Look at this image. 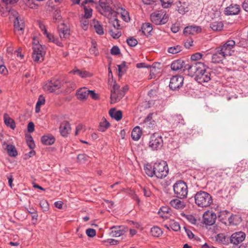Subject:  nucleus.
<instances>
[{"mask_svg": "<svg viewBox=\"0 0 248 248\" xmlns=\"http://www.w3.org/2000/svg\"><path fill=\"white\" fill-rule=\"evenodd\" d=\"M162 6L164 8H169L172 3L173 0H160Z\"/></svg>", "mask_w": 248, "mask_h": 248, "instance_id": "50", "label": "nucleus"}, {"mask_svg": "<svg viewBox=\"0 0 248 248\" xmlns=\"http://www.w3.org/2000/svg\"><path fill=\"white\" fill-rule=\"evenodd\" d=\"M124 91L119 90L116 93H112L110 95L111 103H115L120 101L124 95Z\"/></svg>", "mask_w": 248, "mask_h": 248, "instance_id": "23", "label": "nucleus"}, {"mask_svg": "<svg viewBox=\"0 0 248 248\" xmlns=\"http://www.w3.org/2000/svg\"><path fill=\"white\" fill-rule=\"evenodd\" d=\"M184 61L181 60H177L173 61L171 64V69L173 71H178L182 68Z\"/></svg>", "mask_w": 248, "mask_h": 248, "instance_id": "37", "label": "nucleus"}, {"mask_svg": "<svg viewBox=\"0 0 248 248\" xmlns=\"http://www.w3.org/2000/svg\"><path fill=\"white\" fill-rule=\"evenodd\" d=\"M62 85V83L59 79L54 78L45 84L44 89L50 93H52L61 88Z\"/></svg>", "mask_w": 248, "mask_h": 248, "instance_id": "11", "label": "nucleus"}, {"mask_svg": "<svg viewBox=\"0 0 248 248\" xmlns=\"http://www.w3.org/2000/svg\"><path fill=\"white\" fill-rule=\"evenodd\" d=\"M110 53L113 55H117L120 53V50L118 46H113L110 49Z\"/></svg>", "mask_w": 248, "mask_h": 248, "instance_id": "53", "label": "nucleus"}, {"mask_svg": "<svg viewBox=\"0 0 248 248\" xmlns=\"http://www.w3.org/2000/svg\"><path fill=\"white\" fill-rule=\"evenodd\" d=\"M111 36L115 39L119 38L121 36V32L119 31H113L112 30L110 31Z\"/></svg>", "mask_w": 248, "mask_h": 248, "instance_id": "54", "label": "nucleus"}, {"mask_svg": "<svg viewBox=\"0 0 248 248\" xmlns=\"http://www.w3.org/2000/svg\"><path fill=\"white\" fill-rule=\"evenodd\" d=\"M88 2L93 3V0H76L75 3L78 4H80L82 6H83L84 10V18L86 19H89L92 16V9L90 8H88L84 4H87Z\"/></svg>", "mask_w": 248, "mask_h": 248, "instance_id": "15", "label": "nucleus"}, {"mask_svg": "<svg viewBox=\"0 0 248 248\" xmlns=\"http://www.w3.org/2000/svg\"><path fill=\"white\" fill-rule=\"evenodd\" d=\"M92 46L89 49L90 53L96 56L99 54L98 49L96 47V43L94 41H92Z\"/></svg>", "mask_w": 248, "mask_h": 248, "instance_id": "44", "label": "nucleus"}, {"mask_svg": "<svg viewBox=\"0 0 248 248\" xmlns=\"http://www.w3.org/2000/svg\"><path fill=\"white\" fill-rule=\"evenodd\" d=\"M119 90H120V86L114 82L112 89L111 90V93H116L117 91H119Z\"/></svg>", "mask_w": 248, "mask_h": 248, "instance_id": "61", "label": "nucleus"}, {"mask_svg": "<svg viewBox=\"0 0 248 248\" xmlns=\"http://www.w3.org/2000/svg\"><path fill=\"white\" fill-rule=\"evenodd\" d=\"M151 233L152 236L158 237L162 234L161 229L157 226H154L151 229Z\"/></svg>", "mask_w": 248, "mask_h": 248, "instance_id": "40", "label": "nucleus"}, {"mask_svg": "<svg viewBox=\"0 0 248 248\" xmlns=\"http://www.w3.org/2000/svg\"><path fill=\"white\" fill-rule=\"evenodd\" d=\"M215 239L216 241L219 244L227 245L230 243V237L225 233L217 234L215 236Z\"/></svg>", "mask_w": 248, "mask_h": 248, "instance_id": "21", "label": "nucleus"}, {"mask_svg": "<svg viewBox=\"0 0 248 248\" xmlns=\"http://www.w3.org/2000/svg\"><path fill=\"white\" fill-rule=\"evenodd\" d=\"M72 72L74 74H78L82 78H85L86 77H90L91 75L90 73L86 71H80L78 69H74Z\"/></svg>", "mask_w": 248, "mask_h": 248, "instance_id": "41", "label": "nucleus"}, {"mask_svg": "<svg viewBox=\"0 0 248 248\" xmlns=\"http://www.w3.org/2000/svg\"><path fill=\"white\" fill-rule=\"evenodd\" d=\"M27 129L29 132H32L34 130V124L32 122H30L28 124Z\"/></svg>", "mask_w": 248, "mask_h": 248, "instance_id": "62", "label": "nucleus"}, {"mask_svg": "<svg viewBox=\"0 0 248 248\" xmlns=\"http://www.w3.org/2000/svg\"><path fill=\"white\" fill-rule=\"evenodd\" d=\"M110 116L117 121L122 119L123 114L121 110H116L115 108H112L109 110Z\"/></svg>", "mask_w": 248, "mask_h": 248, "instance_id": "26", "label": "nucleus"}, {"mask_svg": "<svg viewBox=\"0 0 248 248\" xmlns=\"http://www.w3.org/2000/svg\"><path fill=\"white\" fill-rule=\"evenodd\" d=\"M240 11V6L236 4H231L227 7L224 10V14L227 16L236 15Z\"/></svg>", "mask_w": 248, "mask_h": 248, "instance_id": "17", "label": "nucleus"}, {"mask_svg": "<svg viewBox=\"0 0 248 248\" xmlns=\"http://www.w3.org/2000/svg\"><path fill=\"white\" fill-rule=\"evenodd\" d=\"M113 27L117 29H119L120 27V21L116 18H114L113 21H112Z\"/></svg>", "mask_w": 248, "mask_h": 248, "instance_id": "59", "label": "nucleus"}, {"mask_svg": "<svg viewBox=\"0 0 248 248\" xmlns=\"http://www.w3.org/2000/svg\"><path fill=\"white\" fill-rule=\"evenodd\" d=\"M32 53H42V52H45L44 47L40 44H36L34 45L32 47Z\"/></svg>", "mask_w": 248, "mask_h": 248, "instance_id": "46", "label": "nucleus"}, {"mask_svg": "<svg viewBox=\"0 0 248 248\" xmlns=\"http://www.w3.org/2000/svg\"><path fill=\"white\" fill-rule=\"evenodd\" d=\"M110 235L112 237H119L128 231V228L125 226H113L110 228Z\"/></svg>", "mask_w": 248, "mask_h": 248, "instance_id": "14", "label": "nucleus"}, {"mask_svg": "<svg viewBox=\"0 0 248 248\" xmlns=\"http://www.w3.org/2000/svg\"><path fill=\"white\" fill-rule=\"evenodd\" d=\"M142 134V131L138 126L135 127L131 132V137L134 140H138L140 139Z\"/></svg>", "mask_w": 248, "mask_h": 248, "instance_id": "33", "label": "nucleus"}, {"mask_svg": "<svg viewBox=\"0 0 248 248\" xmlns=\"http://www.w3.org/2000/svg\"><path fill=\"white\" fill-rule=\"evenodd\" d=\"M170 205L177 209H182L185 208L186 204L184 202L178 199H175L170 202Z\"/></svg>", "mask_w": 248, "mask_h": 248, "instance_id": "30", "label": "nucleus"}, {"mask_svg": "<svg viewBox=\"0 0 248 248\" xmlns=\"http://www.w3.org/2000/svg\"><path fill=\"white\" fill-rule=\"evenodd\" d=\"M193 41L191 39H188L184 43V46L186 48H189L192 45Z\"/></svg>", "mask_w": 248, "mask_h": 248, "instance_id": "64", "label": "nucleus"}, {"mask_svg": "<svg viewBox=\"0 0 248 248\" xmlns=\"http://www.w3.org/2000/svg\"><path fill=\"white\" fill-rule=\"evenodd\" d=\"M248 169V161L243 159L240 161L238 164L235 169L237 172L243 171L246 170Z\"/></svg>", "mask_w": 248, "mask_h": 248, "instance_id": "36", "label": "nucleus"}, {"mask_svg": "<svg viewBox=\"0 0 248 248\" xmlns=\"http://www.w3.org/2000/svg\"><path fill=\"white\" fill-rule=\"evenodd\" d=\"M58 32L59 36L62 40L67 38L70 35V30L67 28L59 27Z\"/></svg>", "mask_w": 248, "mask_h": 248, "instance_id": "32", "label": "nucleus"}, {"mask_svg": "<svg viewBox=\"0 0 248 248\" xmlns=\"http://www.w3.org/2000/svg\"><path fill=\"white\" fill-rule=\"evenodd\" d=\"M89 95L94 100L97 99L99 97L98 94L95 93L93 91L89 90Z\"/></svg>", "mask_w": 248, "mask_h": 248, "instance_id": "60", "label": "nucleus"}, {"mask_svg": "<svg viewBox=\"0 0 248 248\" xmlns=\"http://www.w3.org/2000/svg\"><path fill=\"white\" fill-rule=\"evenodd\" d=\"M45 103V97L42 95H40L39 96L38 101L36 103L37 104V107H40L41 105L44 104Z\"/></svg>", "mask_w": 248, "mask_h": 248, "instance_id": "55", "label": "nucleus"}, {"mask_svg": "<svg viewBox=\"0 0 248 248\" xmlns=\"http://www.w3.org/2000/svg\"><path fill=\"white\" fill-rule=\"evenodd\" d=\"M76 95L78 100L84 101L89 96V90L86 88H81L77 91Z\"/></svg>", "mask_w": 248, "mask_h": 248, "instance_id": "20", "label": "nucleus"}, {"mask_svg": "<svg viewBox=\"0 0 248 248\" xmlns=\"http://www.w3.org/2000/svg\"><path fill=\"white\" fill-rule=\"evenodd\" d=\"M170 226L172 230L175 232L178 231L180 230V226L179 223L173 220L170 222Z\"/></svg>", "mask_w": 248, "mask_h": 248, "instance_id": "48", "label": "nucleus"}, {"mask_svg": "<svg viewBox=\"0 0 248 248\" xmlns=\"http://www.w3.org/2000/svg\"><path fill=\"white\" fill-rule=\"evenodd\" d=\"M226 55L221 51L220 48L217 47L212 56V62L215 63H219L226 59Z\"/></svg>", "mask_w": 248, "mask_h": 248, "instance_id": "16", "label": "nucleus"}, {"mask_svg": "<svg viewBox=\"0 0 248 248\" xmlns=\"http://www.w3.org/2000/svg\"><path fill=\"white\" fill-rule=\"evenodd\" d=\"M94 28L96 32L99 34L102 35L104 34V30L102 25L99 23V22L97 21L94 25Z\"/></svg>", "mask_w": 248, "mask_h": 248, "instance_id": "45", "label": "nucleus"}, {"mask_svg": "<svg viewBox=\"0 0 248 248\" xmlns=\"http://www.w3.org/2000/svg\"><path fill=\"white\" fill-rule=\"evenodd\" d=\"M45 55V52H42V53H32V56L34 62H42L44 60Z\"/></svg>", "mask_w": 248, "mask_h": 248, "instance_id": "42", "label": "nucleus"}, {"mask_svg": "<svg viewBox=\"0 0 248 248\" xmlns=\"http://www.w3.org/2000/svg\"><path fill=\"white\" fill-rule=\"evenodd\" d=\"M88 158V156L84 154H79L77 156L78 161L80 163H84L85 161L87 160Z\"/></svg>", "mask_w": 248, "mask_h": 248, "instance_id": "51", "label": "nucleus"}, {"mask_svg": "<svg viewBox=\"0 0 248 248\" xmlns=\"http://www.w3.org/2000/svg\"><path fill=\"white\" fill-rule=\"evenodd\" d=\"M111 0H99V5L100 6V12L101 14L105 16L111 18V17H115L117 13L112 11L111 5Z\"/></svg>", "mask_w": 248, "mask_h": 248, "instance_id": "4", "label": "nucleus"}, {"mask_svg": "<svg viewBox=\"0 0 248 248\" xmlns=\"http://www.w3.org/2000/svg\"><path fill=\"white\" fill-rule=\"evenodd\" d=\"M173 121H174L173 124L178 125L179 124L184 125L185 122L184 119L182 115L180 114H175L173 116Z\"/></svg>", "mask_w": 248, "mask_h": 248, "instance_id": "38", "label": "nucleus"}, {"mask_svg": "<svg viewBox=\"0 0 248 248\" xmlns=\"http://www.w3.org/2000/svg\"><path fill=\"white\" fill-rule=\"evenodd\" d=\"M144 170L146 174L150 177L155 176V169H154V164L152 165L151 164L147 163L144 166Z\"/></svg>", "mask_w": 248, "mask_h": 248, "instance_id": "29", "label": "nucleus"}, {"mask_svg": "<svg viewBox=\"0 0 248 248\" xmlns=\"http://www.w3.org/2000/svg\"><path fill=\"white\" fill-rule=\"evenodd\" d=\"M105 243H107L110 245H115L118 244V241L114 239H108L104 241Z\"/></svg>", "mask_w": 248, "mask_h": 248, "instance_id": "58", "label": "nucleus"}, {"mask_svg": "<svg viewBox=\"0 0 248 248\" xmlns=\"http://www.w3.org/2000/svg\"><path fill=\"white\" fill-rule=\"evenodd\" d=\"M163 143L162 137L155 133L150 138L149 146L153 150H157L162 147Z\"/></svg>", "mask_w": 248, "mask_h": 248, "instance_id": "8", "label": "nucleus"}, {"mask_svg": "<svg viewBox=\"0 0 248 248\" xmlns=\"http://www.w3.org/2000/svg\"><path fill=\"white\" fill-rule=\"evenodd\" d=\"M217 219L216 214L212 211H206L203 215V223L206 225H213Z\"/></svg>", "mask_w": 248, "mask_h": 248, "instance_id": "13", "label": "nucleus"}, {"mask_svg": "<svg viewBox=\"0 0 248 248\" xmlns=\"http://www.w3.org/2000/svg\"><path fill=\"white\" fill-rule=\"evenodd\" d=\"M3 120L5 124L10 127L12 129H15L16 127V124L15 121L10 117L7 113H4L3 115Z\"/></svg>", "mask_w": 248, "mask_h": 248, "instance_id": "25", "label": "nucleus"}, {"mask_svg": "<svg viewBox=\"0 0 248 248\" xmlns=\"http://www.w3.org/2000/svg\"><path fill=\"white\" fill-rule=\"evenodd\" d=\"M38 25L40 29L43 31V33H46L47 30L46 29L45 25L41 21H38Z\"/></svg>", "mask_w": 248, "mask_h": 248, "instance_id": "63", "label": "nucleus"}, {"mask_svg": "<svg viewBox=\"0 0 248 248\" xmlns=\"http://www.w3.org/2000/svg\"><path fill=\"white\" fill-rule=\"evenodd\" d=\"M127 44L131 47L135 46L138 44V41L133 37H130L126 39Z\"/></svg>", "mask_w": 248, "mask_h": 248, "instance_id": "49", "label": "nucleus"}, {"mask_svg": "<svg viewBox=\"0 0 248 248\" xmlns=\"http://www.w3.org/2000/svg\"><path fill=\"white\" fill-rule=\"evenodd\" d=\"M121 16L122 17L123 20L126 22H128L130 20L128 14L126 11H124L122 13Z\"/></svg>", "mask_w": 248, "mask_h": 248, "instance_id": "56", "label": "nucleus"}, {"mask_svg": "<svg viewBox=\"0 0 248 248\" xmlns=\"http://www.w3.org/2000/svg\"><path fill=\"white\" fill-rule=\"evenodd\" d=\"M210 79V74L206 69L201 74L198 75L197 78H195V79L201 84L207 82Z\"/></svg>", "mask_w": 248, "mask_h": 248, "instance_id": "22", "label": "nucleus"}, {"mask_svg": "<svg viewBox=\"0 0 248 248\" xmlns=\"http://www.w3.org/2000/svg\"><path fill=\"white\" fill-rule=\"evenodd\" d=\"M14 16L15 17L14 22L15 33L16 34L21 35L23 34L25 28L24 22L21 19L18 13L16 12H14Z\"/></svg>", "mask_w": 248, "mask_h": 248, "instance_id": "9", "label": "nucleus"}, {"mask_svg": "<svg viewBox=\"0 0 248 248\" xmlns=\"http://www.w3.org/2000/svg\"><path fill=\"white\" fill-rule=\"evenodd\" d=\"M3 147H6L7 153L9 155L12 157H16L17 155V152L14 145L12 144H8L6 142L2 143Z\"/></svg>", "mask_w": 248, "mask_h": 248, "instance_id": "24", "label": "nucleus"}, {"mask_svg": "<svg viewBox=\"0 0 248 248\" xmlns=\"http://www.w3.org/2000/svg\"><path fill=\"white\" fill-rule=\"evenodd\" d=\"M141 30L142 33L148 36L151 34V32L153 30V27L152 24L150 23H144L142 24L141 26Z\"/></svg>", "mask_w": 248, "mask_h": 248, "instance_id": "34", "label": "nucleus"}, {"mask_svg": "<svg viewBox=\"0 0 248 248\" xmlns=\"http://www.w3.org/2000/svg\"><path fill=\"white\" fill-rule=\"evenodd\" d=\"M196 204L199 207H206L210 206L213 202L212 196L208 193L200 191L194 196Z\"/></svg>", "mask_w": 248, "mask_h": 248, "instance_id": "1", "label": "nucleus"}, {"mask_svg": "<svg viewBox=\"0 0 248 248\" xmlns=\"http://www.w3.org/2000/svg\"><path fill=\"white\" fill-rule=\"evenodd\" d=\"M86 234L90 237H93L96 235V231L93 229L89 228L86 230Z\"/></svg>", "mask_w": 248, "mask_h": 248, "instance_id": "52", "label": "nucleus"}, {"mask_svg": "<svg viewBox=\"0 0 248 248\" xmlns=\"http://www.w3.org/2000/svg\"><path fill=\"white\" fill-rule=\"evenodd\" d=\"M184 78L183 77L180 76H173L170 79V88L173 91H175L182 86Z\"/></svg>", "mask_w": 248, "mask_h": 248, "instance_id": "12", "label": "nucleus"}, {"mask_svg": "<svg viewBox=\"0 0 248 248\" xmlns=\"http://www.w3.org/2000/svg\"><path fill=\"white\" fill-rule=\"evenodd\" d=\"M152 22L156 25H160L166 24L168 21L169 16L164 12L157 11L151 15Z\"/></svg>", "mask_w": 248, "mask_h": 248, "instance_id": "6", "label": "nucleus"}, {"mask_svg": "<svg viewBox=\"0 0 248 248\" xmlns=\"http://www.w3.org/2000/svg\"><path fill=\"white\" fill-rule=\"evenodd\" d=\"M109 126V123L105 118H103L102 121L100 123L98 130L101 132H104Z\"/></svg>", "mask_w": 248, "mask_h": 248, "instance_id": "39", "label": "nucleus"}, {"mask_svg": "<svg viewBox=\"0 0 248 248\" xmlns=\"http://www.w3.org/2000/svg\"><path fill=\"white\" fill-rule=\"evenodd\" d=\"M202 57V55L200 53H196L191 55V59L192 61H196L197 60H200L201 59Z\"/></svg>", "mask_w": 248, "mask_h": 248, "instance_id": "57", "label": "nucleus"}, {"mask_svg": "<svg viewBox=\"0 0 248 248\" xmlns=\"http://www.w3.org/2000/svg\"><path fill=\"white\" fill-rule=\"evenodd\" d=\"M202 31L201 28L197 26H190L186 27L183 33L186 35H195L197 33L201 32Z\"/></svg>", "mask_w": 248, "mask_h": 248, "instance_id": "19", "label": "nucleus"}, {"mask_svg": "<svg viewBox=\"0 0 248 248\" xmlns=\"http://www.w3.org/2000/svg\"><path fill=\"white\" fill-rule=\"evenodd\" d=\"M246 234L244 232H238L233 233L230 237V243L233 245V248H244L239 245L245 239Z\"/></svg>", "mask_w": 248, "mask_h": 248, "instance_id": "7", "label": "nucleus"}, {"mask_svg": "<svg viewBox=\"0 0 248 248\" xmlns=\"http://www.w3.org/2000/svg\"><path fill=\"white\" fill-rule=\"evenodd\" d=\"M171 209L168 206H162L158 211V214L163 218H168L170 216Z\"/></svg>", "mask_w": 248, "mask_h": 248, "instance_id": "28", "label": "nucleus"}, {"mask_svg": "<svg viewBox=\"0 0 248 248\" xmlns=\"http://www.w3.org/2000/svg\"><path fill=\"white\" fill-rule=\"evenodd\" d=\"M59 130L60 134L62 137H67L71 130L69 123L67 121L62 122L60 125Z\"/></svg>", "mask_w": 248, "mask_h": 248, "instance_id": "18", "label": "nucleus"}, {"mask_svg": "<svg viewBox=\"0 0 248 248\" xmlns=\"http://www.w3.org/2000/svg\"><path fill=\"white\" fill-rule=\"evenodd\" d=\"M235 45V41L233 40H228L222 45L218 46L227 57L232 55L234 52L233 48Z\"/></svg>", "mask_w": 248, "mask_h": 248, "instance_id": "10", "label": "nucleus"}, {"mask_svg": "<svg viewBox=\"0 0 248 248\" xmlns=\"http://www.w3.org/2000/svg\"><path fill=\"white\" fill-rule=\"evenodd\" d=\"M187 70L188 75L193 77L197 78L206 69L205 64L201 62H194L191 64H186L185 66Z\"/></svg>", "mask_w": 248, "mask_h": 248, "instance_id": "2", "label": "nucleus"}, {"mask_svg": "<svg viewBox=\"0 0 248 248\" xmlns=\"http://www.w3.org/2000/svg\"><path fill=\"white\" fill-rule=\"evenodd\" d=\"M182 50V46L177 45L174 46H171L168 48V51L170 53L176 54Z\"/></svg>", "mask_w": 248, "mask_h": 248, "instance_id": "43", "label": "nucleus"}, {"mask_svg": "<svg viewBox=\"0 0 248 248\" xmlns=\"http://www.w3.org/2000/svg\"><path fill=\"white\" fill-rule=\"evenodd\" d=\"M155 176L158 179L166 177L169 173V168L165 161L157 162L154 163Z\"/></svg>", "mask_w": 248, "mask_h": 248, "instance_id": "5", "label": "nucleus"}, {"mask_svg": "<svg viewBox=\"0 0 248 248\" xmlns=\"http://www.w3.org/2000/svg\"><path fill=\"white\" fill-rule=\"evenodd\" d=\"M174 193L175 196L179 199H184L187 195V186L184 181H177L173 186Z\"/></svg>", "mask_w": 248, "mask_h": 248, "instance_id": "3", "label": "nucleus"}, {"mask_svg": "<svg viewBox=\"0 0 248 248\" xmlns=\"http://www.w3.org/2000/svg\"><path fill=\"white\" fill-rule=\"evenodd\" d=\"M55 139L52 135H44L41 138L43 144L46 145H50L54 143Z\"/></svg>", "mask_w": 248, "mask_h": 248, "instance_id": "27", "label": "nucleus"}, {"mask_svg": "<svg viewBox=\"0 0 248 248\" xmlns=\"http://www.w3.org/2000/svg\"><path fill=\"white\" fill-rule=\"evenodd\" d=\"M39 205L43 211H47L49 209V204L46 200H42L40 201Z\"/></svg>", "mask_w": 248, "mask_h": 248, "instance_id": "47", "label": "nucleus"}, {"mask_svg": "<svg viewBox=\"0 0 248 248\" xmlns=\"http://www.w3.org/2000/svg\"><path fill=\"white\" fill-rule=\"evenodd\" d=\"M224 25L221 21H213L210 24V28L213 31H220L222 30Z\"/></svg>", "mask_w": 248, "mask_h": 248, "instance_id": "35", "label": "nucleus"}, {"mask_svg": "<svg viewBox=\"0 0 248 248\" xmlns=\"http://www.w3.org/2000/svg\"><path fill=\"white\" fill-rule=\"evenodd\" d=\"M177 7L178 12L183 15L188 12L189 10L188 4L186 2L179 1L177 3Z\"/></svg>", "mask_w": 248, "mask_h": 248, "instance_id": "31", "label": "nucleus"}]
</instances>
